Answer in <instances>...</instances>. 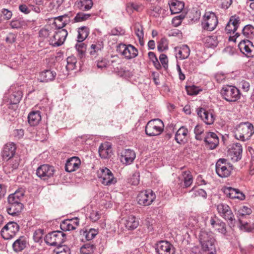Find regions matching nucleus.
Masks as SVG:
<instances>
[{"label":"nucleus","instance_id":"f257e3e1","mask_svg":"<svg viewBox=\"0 0 254 254\" xmlns=\"http://www.w3.org/2000/svg\"><path fill=\"white\" fill-rule=\"evenodd\" d=\"M198 236L201 247L207 253V254H216L215 240L213 234L210 231L201 230Z\"/></svg>","mask_w":254,"mask_h":254},{"label":"nucleus","instance_id":"f03ea898","mask_svg":"<svg viewBox=\"0 0 254 254\" xmlns=\"http://www.w3.org/2000/svg\"><path fill=\"white\" fill-rule=\"evenodd\" d=\"M234 133L237 139L245 141L249 140L254 133V127L250 122H242L235 127Z\"/></svg>","mask_w":254,"mask_h":254},{"label":"nucleus","instance_id":"7ed1b4c3","mask_svg":"<svg viewBox=\"0 0 254 254\" xmlns=\"http://www.w3.org/2000/svg\"><path fill=\"white\" fill-rule=\"evenodd\" d=\"M164 128V125L162 121L159 119H154L148 122L145 131L149 136H157L161 134Z\"/></svg>","mask_w":254,"mask_h":254},{"label":"nucleus","instance_id":"20e7f679","mask_svg":"<svg viewBox=\"0 0 254 254\" xmlns=\"http://www.w3.org/2000/svg\"><path fill=\"white\" fill-rule=\"evenodd\" d=\"M218 23V19L215 13L206 11L203 16L201 24L203 30L212 31L216 28Z\"/></svg>","mask_w":254,"mask_h":254},{"label":"nucleus","instance_id":"39448f33","mask_svg":"<svg viewBox=\"0 0 254 254\" xmlns=\"http://www.w3.org/2000/svg\"><path fill=\"white\" fill-rule=\"evenodd\" d=\"M217 210L219 215L226 221L231 227H234L236 219L230 207L225 203H221L217 205Z\"/></svg>","mask_w":254,"mask_h":254},{"label":"nucleus","instance_id":"423d86ee","mask_svg":"<svg viewBox=\"0 0 254 254\" xmlns=\"http://www.w3.org/2000/svg\"><path fill=\"white\" fill-rule=\"evenodd\" d=\"M223 98L228 102H235L240 99L241 94L240 90L235 86H224L221 91Z\"/></svg>","mask_w":254,"mask_h":254},{"label":"nucleus","instance_id":"0eeeda50","mask_svg":"<svg viewBox=\"0 0 254 254\" xmlns=\"http://www.w3.org/2000/svg\"><path fill=\"white\" fill-rule=\"evenodd\" d=\"M216 172L221 178H226L230 176L232 165L227 159H219L216 163Z\"/></svg>","mask_w":254,"mask_h":254},{"label":"nucleus","instance_id":"6e6552de","mask_svg":"<svg viewBox=\"0 0 254 254\" xmlns=\"http://www.w3.org/2000/svg\"><path fill=\"white\" fill-rule=\"evenodd\" d=\"M98 177L99 180L104 185L110 186L117 182V179L112 172L106 167L99 169L98 171Z\"/></svg>","mask_w":254,"mask_h":254},{"label":"nucleus","instance_id":"1a4fd4ad","mask_svg":"<svg viewBox=\"0 0 254 254\" xmlns=\"http://www.w3.org/2000/svg\"><path fill=\"white\" fill-rule=\"evenodd\" d=\"M65 239V234L61 231H57L49 233L46 236L45 242L49 245L59 246L64 242Z\"/></svg>","mask_w":254,"mask_h":254},{"label":"nucleus","instance_id":"9d476101","mask_svg":"<svg viewBox=\"0 0 254 254\" xmlns=\"http://www.w3.org/2000/svg\"><path fill=\"white\" fill-rule=\"evenodd\" d=\"M54 35L49 40L50 44L54 47L61 46L64 42L67 36V31L65 29H53Z\"/></svg>","mask_w":254,"mask_h":254},{"label":"nucleus","instance_id":"9b49d317","mask_svg":"<svg viewBox=\"0 0 254 254\" xmlns=\"http://www.w3.org/2000/svg\"><path fill=\"white\" fill-rule=\"evenodd\" d=\"M19 226L17 223L9 222L1 229L0 233L2 238L5 240L12 238L19 231Z\"/></svg>","mask_w":254,"mask_h":254},{"label":"nucleus","instance_id":"f8f14e48","mask_svg":"<svg viewBox=\"0 0 254 254\" xmlns=\"http://www.w3.org/2000/svg\"><path fill=\"white\" fill-rule=\"evenodd\" d=\"M156 198V195L152 190H145L140 191L137 196L138 203L143 206L150 205Z\"/></svg>","mask_w":254,"mask_h":254},{"label":"nucleus","instance_id":"ddd939ff","mask_svg":"<svg viewBox=\"0 0 254 254\" xmlns=\"http://www.w3.org/2000/svg\"><path fill=\"white\" fill-rule=\"evenodd\" d=\"M55 172L54 167L48 164L40 165L36 170V175L43 180H46L53 176Z\"/></svg>","mask_w":254,"mask_h":254},{"label":"nucleus","instance_id":"4468645a","mask_svg":"<svg viewBox=\"0 0 254 254\" xmlns=\"http://www.w3.org/2000/svg\"><path fill=\"white\" fill-rule=\"evenodd\" d=\"M238 47L241 52L246 57H254V45L249 40L241 39Z\"/></svg>","mask_w":254,"mask_h":254},{"label":"nucleus","instance_id":"2eb2a0df","mask_svg":"<svg viewBox=\"0 0 254 254\" xmlns=\"http://www.w3.org/2000/svg\"><path fill=\"white\" fill-rule=\"evenodd\" d=\"M8 203L6 211L9 215L13 216H16L21 212L23 208V204L20 201L8 198Z\"/></svg>","mask_w":254,"mask_h":254},{"label":"nucleus","instance_id":"dca6fc26","mask_svg":"<svg viewBox=\"0 0 254 254\" xmlns=\"http://www.w3.org/2000/svg\"><path fill=\"white\" fill-rule=\"evenodd\" d=\"M197 114L206 125H212L215 121V117L212 112L203 108H199L197 109Z\"/></svg>","mask_w":254,"mask_h":254},{"label":"nucleus","instance_id":"f3484780","mask_svg":"<svg viewBox=\"0 0 254 254\" xmlns=\"http://www.w3.org/2000/svg\"><path fill=\"white\" fill-rule=\"evenodd\" d=\"M205 146L210 150L216 148L219 144V138L217 134L212 132H208L204 138Z\"/></svg>","mask_w":254,"mask_h":254},{"label":"nucleus","instance_id":"a211bd4d","mask_svg":"<svg viewBox=\"0 0 254 254\" xmlns=\"http://www.w3.org/2000/svg\"><path fill=\"white\" fill-rule=\"evenodd\" d=\"M242 152V146L239 143H233L228 150L231 159L235 162L241 159Z\"/></svg>","mask_w":254,"mask_h":254},{"label":"nucleus","instance_id":"6ab92c4d","mask_svg":"<svg viewBox=\"0 0 254 254\" xmlns=\"http://www.w3.org/2000/svg\"><path fill=\"white\" fill-rule=\"evenodd\" d=\"M156 251L158 254H170L174 252V247L168 241H161L157 244Z\"/></svg>","mask_w":254,"mask_h":254},{"label":"nucleus","instance_id":"aec40b11","mask_svg":"<svg viewBox=\"0 0 254 254\" xmlns=\"http://www.w3.org/2000/svg\"><path fill=\"white\" fill-rule=\"evenodd\" d=\"M223 192L227 197L232 199L244 200L245 198L244 194L238 189L231 187H226L223 189Z\"/></svg>","mask_w":254,"mask_h":254},{"label":"nucleus","instance_id":"412c9836","mask_svg":"<svg viewBox=\"0 0 254 254\" xmlns=\"http://www.w3.org/2000/svg\"><path fill=\"white\" fill-rule=\"evenodd\" d=\"M69 17L67 14L59 16L54 18L53 23L50 24L53 29H64L63 28L69 23Z\"/></svg>","mask_w":254,"mask_h":254},{"label":"nucleus","instance_id":"4be33fe9","mask_svg":"<svg viewBox=\"0 0 254 254\" xmlns=\"http://www.w3.org/2000/svg\"><path fill=\"white\" fill-rule=\"evenodd\" d=\"M81 161L77 157H72L68 159L65 165V170L68 172H74L79 168Z\"/></svg>","mask_w":254,"mask_h":254},{"label":"nucleus","instance_id":"5701e85b","mask_svg":"<svg viewBox=\"0 0 254 254\" xmlns=\"http://www.w3.org/2000/svg\"><path fill=\"white\" fill-rule=\"evenodd\" d=\"M16 147L13 143L6 144L1 152V156L3 160L8 161L14 155Z\"/></svg>","mask_w":254,"mask_h":254},{"label":"nucleus","instance_id":"b1692460","mask_svg":"<svg viewBox=\"0 0 254 254\" xmlns=\"http://www.w3.org/2000/svg\"><path fill=\"white\" fill-rule=\"evenodd\" d=\"M122 48L123 49L122 54L127 59L134 58L138 55L137 49L132 45H123Z\"/></svg>","mask_w":254,"mask_h":254},{"label":"nucleus","instance_id":"393cba45","mask_svg":"<svg viewBox=\"0 0 254 254\" xmlns=\"http://www.w3.org/2000/svg\"><path fill=\"white\" fill-rule=\"evenodd\" d=\"M240 23V20L239 17L232 16L225 27V32L227 34H234L237 30Z\"/></svg>","mask_w":254,"mask_h":254},{"label":"nucleus","instance_id":"a878e982","mask_svg":"<svg viewBox=\"0 0 254 254\" xmlns=\"http://www.w3.org/2000/svg\"><path fill=\"white\" fill-rule=\"evenodd\" d=\"M135 158V152L131 149H125L121 153V161L126 165L130 164Z\"/></svg>","mask_w":254,"mask_h":254},{"label":"nucleus","instance_id":"bb28decb","mask_svg":"<svg viewBox=\"0 0 254 254\" xmlns=\"http://www.w3.org/2000/svg\"><path fill=\"white\" fill-rule=\"evenodd\" d=\"M99 153L100 156L103 159L111 157L113 152L111 143L108 142L102 143L99 148Z\"/></svg>","mask_w":254,"mask_h":254},{"label":"nucleus","instance_id":"cd10ccee","mask_svg":"<svg viewBox=\"0 0 254 254\" xmlns=\"http://www.w3.org/2000/svg\"><path fill=\"white\" fill-rule=\"evenodd\" d=\"M57 75L55 71L45 70L39 73L38 80L42 82H48L53 81Z\"/></svg>","mask_w":254,"mask_h":254},{"label":"nucleus","instance_id":"c85d7f7f","mask_svg":"<svg viewBox=\"0 0 254 254\" xmlns=\"http://www.w3.org/2000/svg\"><path fill=\"white\" fill-rule=\"evenodd\" d=\"M188 134V129L184 127H181L175 134V139L176 142L180 144L185 143L187 141Z\"/></svg>","mask_w":254,"mask_h":254},{"label":"nucleus","instance_id":"c756f323","mask_svg":"<svg viewBox=\"0 0 254 254\" xmlns=\"http://www.w3.org/2000/svg\"><path fill=\"white\" fill-rule=\"evenodd\" d=\"M234 36L236 37L235 41L240 36H244L248 39H252L254 37V27L251 25H247L243 28L242 34L237 32Z\"/></svg>","mask_w":254,"mask_h":254},{"label":"nucleus","instance_id":"7c9ffc66","mask_svg":"<svg viewBox=\"0 0 254 254\" xmlns=\"http://www.w3.org/2000/svg\"><path fill=\"white\" fill-rule=\"evenodd\" d=\"M177 58L185 59L189 57L190 54V49L187 45H183L180 47L175 48Z\"/></svg>","mask_w":254,"mask_h":254},{"label":"nucleus","instance_id":"2f4dec72","mask_svg":"<svg viewBox=\"0 0 254 254\" xmlns=\"http://www.w3.org/2000/svg\"><path fill=\"white\" fill-rule=\"evenodd\" d=\"M126 228L128 230L136 229L139 225V221L133 215L128 216L124 221Z\"/></svg>","mask_w":254,"mask_h":254},{"label":"nucleus","instance_id":"473e14b6","mask_svg":"<svg viewBox=\"0 0 254 254\" xmlns=\"http://www.w3.org/2000/svg\"><path fill=\"white\" fill-rule=\"evenodd\" d=\"M41 120V116L39 111L31 112L28 116V123L31 126L37 125Z\"/></svg>","mask_w":254,"mask_h":254},{"label":"nucleus","instance_id":"72a5a7b5","mask_svg":"<svg viewBox=\"0 0 254 254\" xmlns=\"http://www.w3.org/2000/svg\"><path fill=\"white\" fill-rule=\"evenodd\" d=\"M75 5L80 10L87 11L92 8L93 2L92 0H77Z\"/></svg>","mask_w":254,"mask_h":254},{"label":"nucleus","instance_id":"f704fd0d","mask_svg":"<svg viewBox=\"0 0 254 254\" xmlns=\"http://www.w3.org/2000/svg\"><path fill=\"white\" fill-rule=\"evenodd\" d=\"M171 14H177L181 12L184 7V3L180 1L176 0L169 3Z\"/></svg>","mask_w":254,"mask_h":254},{"label":"nucleus","instance_id":"c9c22d12","mask_svg":"<svg viewBox=\"0 0 254 254\" xmlns=\"http://www.w3.org/2000/svg\"><path fill=\"white\" fill-rule=\"evenodd\" d=\"M203 42L206 47L208 48H215L218 43V38L216 35L207 36L203 39Z\"/></svg>","mask_w":254,"mask_h":254},{"label":"nucleus","instance_id":"e433bc0d","mask_svg":"<svg viewBox=\"0 0 254 254\" xmlns=\"http://www.w3.org/2000/svg\"><path fill=\"white\" fill-rule=\"evenodd\" d=\"M26 246V241L23 237H21L16 240L12 245L13 250L16 252L22 251Z\"/></svg>","mask_w":254,"mask_h":254},{"label":"nucleus","instance_id":"4c0bfd02","mask_svg":"<svg viewBox=\"0 0 254 254\" xmlns=\"http://www.w3.org/2000/svg\"><path fill=\"white\" fill-rule=\"evenodd\" d=\"M22 97V92L20 90H17L13 92L8 97L9 104H18Z\"/></svg>","mask_w":254,"mask_h":254},{"label":"nucleus","instance_id":"58836bf2","mask_svg":"<svg viewBox=\"0 0 254 254\" xmlns=\"http://www.w3.org/2000/svg\"><path fill=\"white\" fill-rule=\"evenodd\" d=\"M89 33V29L85 26L78 28L77 42H83L88 36Z\"/></svg>","mask_w":254,"mask_h":254},{"label":"nucleus","instance_id":"ea45409f","mask_svg":"<svg viewBox=\"0 0 254 254\" xmlns=\"http://www.w3.org/2000/svg\"><path fill=\"white\" fill-rule=\"evenodd\" d=\"M19 160L17 159H13L9 160V162L4 167V169L5 171H7L8 172L10 173V171H12L13 170L16 169L19 166Z\"/></svg>","mask_w":254,"mask_h":254},{"label":"nucleus","instance_id":"a19ab883","mask_svg":"<svg viewBox=\"0 0 254 254\" xmlns=\"http://www.w3.org/2000/svg\"><path fill=\"white\" fill-rule=\"evenodd\" d=\"M182 176L184 181L185 188L190 187L193 181L192 176L189 171L182 172Z\"/></svg>","mask_w":254,"mask_h":254},{"label":"nucleus","instance_id":"79ce46f5","mask_svg":"<svg viewBox=\"0 0 254 254\" xmlns=\"http://www.w3.org/2000/svg\"><path fill=\"white\" fill-rule=\"evenodd\" d=\"M95 250V246L94 245L87 243L81 247L80 252L81 254H91L94 252Z\"/></svg>","mask_w":254,"mask_h":254},{"label":"nucleus","instance_id":"37998d69","mask_svg":"<svg viewBox=\"0 0 254 254\" xmlns=\"http://www.w3.org/2000/svg\"><path fill=\"white\" fill-rule=\"evenodd\" d=\"M189 193H190L192 197L199 196L206 198L207 196L206 191L204 190L200 189H195L193 188L189 191Z\"/></svg>","mask_w":254,"mask_h":254},{"label":"nucleus","instance_id":"c03bdc74","mask_svg":"<svg viewBox=\"0 0 254 254\" xmlns=\"http://www.w3.org/2000/svg\"><path fill=\"white\" fill-rule=\"evenodd\" d=\"M25 191L24 189L20 188L18 189L14 193L9 195V198H13V200L20 201L21 199L23 197Z\"/></svg>","mask_w":254,"mask_h":254},{"label":"nucleus","instance_id":"a18cd8bd","mask_svg":"<svg viewBox=\"0 0 254 254\" xmlns=\"http://www.w3.org/2000/svg\"><path fill=\"white\" fill-rule=\"evenodd\" d=\"M53 29L50 24L46 25L39 31V36L43 38L48 37L53 32Z\"/></svg>","mask_w":254,"mask_h":254},{"label":"nucleus","instance_id":"49530a36","mask_svg":"<svg viewBox=\"0 0 254 254\" xmlns=\"http://www.w3.org/2000/svg\"><path fill=\"white\" fill-rule=\"evenodd\" d=\"M76 59L74 56H69L66 59V68L68 71L73 70L76 66Z\"/></svg>","mask_w":254,"mask_h":254},{"label":"nucleus","instance_id":"de8ad7c7","mask_svg":"<svg viewBox=\"0 0 254 254\" xmlns=\"http://www.w3.org/2000/svg\"><path fill=\"white\" fill-rule=\"evenodd\" d=\"M103 48V45L102 43H96L91 45L90 54L91 55L96 56L99 52L101 51Z\"/></svg>","mask_w":254,"mask_h":254},{"label":"nucleus","instance_id":"09e8293b","mask_svg":"<svg viewBox=\"0 0 254 254\" xmlns=\"http://www.w3.org/2000/svg\"><path fill=\"white\" fill-rule=\"evenodd\" d=\"M54 254H70V250L67 246L61 245L55 249Z\"/></svg>","mask_w":254,"mask_h":254},{"label":"nucleus","instance_id":"8fccbe9b","mask_svg":"<svg viewBox=\"0 0 254 254\" xmlns=\"http://www.w3.org/2000/svg\"><path fill=\"white\" fill-rule=\"evenodd\" d=\"M69 219L63 221L60 225L61 229L64 231L74 230V227Z\"/></svg>","mask_w":254,"mask_h":254},{"label":"nucleus","instance_id":"3c124183","mask_svg":"<svg viewBox=\"0 0 254 254\" xmlns=\"http://www.w3.org/2000/svg\"><path fill=\"white\" fill-rule=\"evenodd\" d=\"M97 234L98 231L97 230L90 229L89 231L84 232L83 235L87 241H90L94 239Z\"/></svg>","mask_w":254,"mask_h":254},{"label":"nucleus","instance_id":"603ef678","mask_svg":"<svg viewBox=\"0 0 254 254\" xmlns=\"http://www.w3.org/2000/svg\"><path fill=\"white\" fill-rule=\"evenodd\" d=\"M90 16L91 14H90L79 12L74 18V20L76 22H82L87 20Z\"/></svg>","mask_w":254,"mask_h":254},{"label":"nucleus","instance_id":"864d4df0","mask_svg":"<svg viewBox=\"0 0 254 254\" xmlns=\"http://www.w3.org/2000/svg\"><path fill=\"white\" fill-rule=\"evenodd\" d=\"M134 32L138 39L144 37L143 27L139 23H136L134 25Z\"/></svg>","mask_w":254,"mask_h":254},{"label":"nucleus","instance_id":"5fc2aeb1","mask_svg":"<svg viewBox=\"0 0 254 254\" xmlns=\"http://www.w3.org/2000/svg\"><path fill=\"white\" fill-rule=\"evenodd\" d=\"M204 132L203 126L200 125H197L195 126L194 129V132L195 134V138L197 140H201L202 139L201 134Z\"/></svg>","mask_w":254,"mask_h":254},{"label":"nucleus","instance_id":"6e6d98bb","mask_svg":"<svg viewBox=\"0 0 254 254\" xmlns=\"http://www.w3.org/2000/svg\"><path fill=\"white\" fill-rule=\"evenodd\" d=\"M168 42L167 40L165 38H162L158 43L157 49L159 51L162 52L164 50H167Z\"/></svg>","mask_w":254,"mask_h":254},{"label":"nucleus","instance_id":"4d7b16f0","mask_svg":"<svg viewBox=\"0 0 254 254\" xmlns=\"http://www.w3.org/2000/svg\"><path fill=\"white\" fill-rule=\"evenodd\" d=\"M75 48L80 55V57H82L86 51V45L82 42H78L75 45Z\"/></svg>","mask_w":254,"mask_h":254},{"label":"nucleus","instance_id":"13d9d810","mask_svg":"<svg viewBox=\"0 0 254 254\" xmlns=\"http://www.w3.org/2000/svg\"><path fill=\"white\" fill-rule=\"evenodd\" d=\"M214 229L224 235L227 233L226 224L222 221L216 225Z\"/></svg>","mask_w":254,"mask_h":254},{"label":"nucleus","instance_id":"bf43d9fd","mask_svg":"<svg viewBox=\"0 0 254 254\" xmlns=\"http://www.w3.org/2000/svg\"><path fill=\"white\" fill-rule=\"evenodd\" d=\"M43 230L40 229L35 230L33 234V239L35 242L39 243L41 241L43 236Z\"/></svg>","mask_w":254,"mask_h":254},{"label":"nucleus","instance_id":"052dcab7","mask_svg":"<svg viewBox=\"0 0 254 254\" xmlns=\"http://www.w3.org/2000/svg\"><path fill=\"white\" fill-rule=\"evenodd\" d=\"M252 210L251 208L247 206H243L238 211V214L240 216L250 215L252 213Z\"/></svg>","mask_w":254,"mask_h":254},{"label":"nucleus","instance_id":"680f3d73","mask_svg":"<svg viewBox=\"0 0 254 254\" xmlns=\"http://www.w3.org/2000/svg\"><path fill=\"white\" fill-rule=\"evenodd\" d=\"M239 228L241 230L246 232H251L254 229V225H249L248 223H243L241 220H239Z\"/></svg>","mask_w":254,"mask_h":254},{"label":"nucleus","instance_id":"e2e57ef3","mask_svg":"<svg viewBox=\"0 0 254 254\" xmlns=\"http://www.w3.org/2000/svg\"><path fill=\"white\" fill-rule=\"evenodd\" d=\"M129 183L134 186L137 185L139 183V173H134L129 179Z\"/></svg>","mask_w":254,"mask_h":254},{"label":"nucleus","instance_id":"0e129e2a","mask_svg":"<svg viewBox=\"0 0 254 254\" xmlns=\"http://www.w3.org/2000/svg\"><path fill=\"white\" fill-rule=\"evenodd\" d=\"M10 25L12 28L18 29L23 25V22L20 19H14L10 22Z\"/></svg>","mask_w":254,"mask_h":254},{"label":"nucleus","instance_id":"69168bd1","mask_svg":"<svg viewBox=\"0 0 254 254\" xmlns=\"http://www.w3.org/2000/svg\"><path fill=\"white\" fill-rule=\"evenodd\" d=\"M101 217V214L97 211L93 210L90 215V218L93 222L98 220Z\"/></svg>","mask_w":254,"mask_h":254},{"label":"nucleus","instance_id":"338daca9","mask_svg":"<svg viewBox=\"0 0 254 254\" xmlns=\"http://www.w3.org/2000/svg\"><path fill=\"white\" fill-rule=\"evenodd\" d=\"M159 60L163 67L166 68L168 66V60L166 55L162 54L159 56Z\"/></svg>","mask_w":254,"mask_h":254},{"label":"nucleus","instance_id":"774afa93","mask_svg":"<svg viewBox=\"0 0 254 254\" xmlns=\"http://www.w3.org/2000/svg\"><path fill=\"white\" fill-rule=\"evenodd\" d=\"M221 7L224 9L228 8L232 3V0H219Z\"/></svg>","mask_w":254,"mask_h":254}]
</instances>
